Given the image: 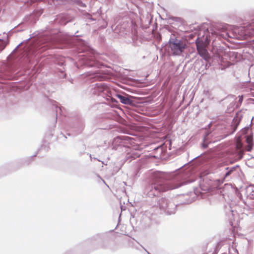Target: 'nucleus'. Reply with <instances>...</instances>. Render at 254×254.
Here are the masks:
<instances>
[{"label":"nucleus","instance_id":"f257e3e1","mask_svg":"<svg viewBox=\"0 0 254 254\" xmlns=\"http://www.w3.org/2000/svg\"><path fill=\"white\" fill-rule=\"evenodd\" d=\"M33 37L34 33L30 35V38L18 44L12 51L14 53L21 49L20 54L29 64H32L35 61L38 62L42 57L41 54L47 49L71 48L77 54H83L78 55V62L75 64L77 68L82 66L100 68L103 65L97 60L94 50L85 41L77 36L60 38L58 35L50 34L41 39L43 45H35L29 42Z\"/></svg>","mask_w":254,"mask_h":254},{"label":"nucleus","instance_id":"f03ea898","mask_svg":"<svg viewBox=\"0 0 254 254\" xmlns=\"http://www.w3.org/2000/svg\"><path fill=\"white\" fill-rule=\"evenodd\" d=\"M188 174H168L161 171L151 174L149 184L146 188L149 197L157 196L160 192L178 188L183 185L194 182L193 177L189 178Z\"/></svg>","mask_w":254,"mask_h":254},{"label":"nucleus","instance_id":"7ed1b4c3","mask_svg":"<svg viewBox=\"0 0 254 254\" xmlns=\"http://www.w3.org/2000/svg\"><path fill=\"white\" fill-rule=\"evenodd\" d=\"M247 112V109H243L238 111L230 126L210 123L204 134L202 147L206 149L211 143L220 141L228 135L233 134L237 129L244 115Z\"/></svg>","mask_w":254,"mask_h":254},{"label":"nucleus","instance_id":"20e7f679","mask_svg":"<svg viewBox=\"0 0 254 254\" xmlns=\"http://www.w3.org/2000/svg\"><path fill=\"white\" fill-rule=\"evenodd\" d=\"M209 172L205 171L199 173V187L194 188L196 195H200L209 192L212 189V180L209 176Z\"/></svg>","mask_w":254,"mask_h":254},{"label":"nucleus","instance_id":"39448f33","mask_svg":"<svg viewBox=\"0 0 254 254\" xmlns=\"http://www.w3.org/2000/svg\"><path fill=\"white\" fill-rule=\"evenodd\" d=\"M214 50V56L218 58L217 61L220 64L224 63L225 60H229L233 62H237L240 59V54L235 51L227 52L224 47H216Z\"/></svg>","mask_w":254,"mask_h":254},{"label":"nucleus","instance_id":"423d86ee","mask_svg":"<svg viewBox=\"0 0 254 254\" xmlns=\"http://www.w3.org/2000/svg\"><path fill=\"white\" fill-rule=\"evenodd\" d=\"M94 85V89L93 91L94 94L105 97L107 101L112 103L114 105L118 103V101L109 95L111 91L107 84L104 82H99Z\"/></svg>","mask_w":254,"mask_h":254},{"label":"nucleus","instance_id":"0eeeda50","mask_svg":"<svg viewBox=\"0 0 254 254\" xmlns=\"http://www.w3.org/2000/svg\"><path fill=\"white\" fill-rule=\"evenodd\" d=\"M167 45L171 49L173 55H180L186 48L183 42L178 38L175 34H171Z\"/></svg>","mask_w":254,"mask_h":254},{"label":"nucleus","instance_id":"6e6552de","mask_svg":"<svg viewBox=\"0 0 254 254\" xmlns=\"http://www.w3.org/2000/svg\"><path fill=\"white\" fill-rule=\"evenodd\" d=\"M42 14V12L41 11H34L29 15H27L24 17L23 23L19 24L17 27H15L11 31H12L13 32H17L24 30V29L27 27L26 23L34 24L37 20H38L39 17Z\"/></svg>","mask_w":254,"mask_h":254},{"label":"nucleus","instance_id":"1a4fd4ad","mask_svg":"<svg viewBox=\"0 0 254 254\" xmlns=\"http://www.w3.org/2000/svg\"><path fill=\"white\" fill-rule=\"evenodd\" d=\"M157 206L162 212L171 215L175 213L177 205L168 198L162 197L158 199Z\"/></svg>","mask_w":254,"mask_h":254},{"label":"nucleus","instance_id":"9d476101","mask_svg":"<svg viewBox=\"0 0 254 254\" xmlns=\"http://www.w3.org/2000/svg\"><path fill=\"white\" fill-rule=\"evenodd\" d=\"M134 138L127 135H119L113 139L114 148L117 149L120 146L128 148L129 144L133 143Z\"/></svg>","mask_w":254,"mask_h":254},{"label":"nucleus","instance_id":"9b49d317","mask_svg":"<svg viewBox=\"0 0 254 254\" xmlns=\"http://www.w3.org/2000/svg\"><path fill=\"white\" fill-rule=\"evenodd\" d=\"M240 166L239 165L231 167L227 165L222 166L221 171H222L221 178L223 179V181H220L218 180H217V181H219L220 183H222L224 180L229 178L233 173L237 172Z\"/></svg>","mask_w":254,"mask_h":254},{"label":"nucleus","instance_id":"f8f14e48","mask_svg":"<svg viewBox=\"0 0 254 254\" xmlns=\"http://www.w3.org/2000/svg\"><path fill=\"white\" fill-rule=\"evenodd\" d=\"M83 75L87 78V80L102 81L106 79L107 75L103 71H88L83 74Z\"/></svg>","mask_w":254,"mask_h":254},{"label":"nucleus","instance_id":"ddd939ff","mask_svg":"<svg viewBox=\"0 0 254 254\" xmlns=\"http://www.w3.org/2000/svg\"><path fill=\"white\" fill-rule=\"evenodd\" d=\"M224 29L225 26L224 25L220 24L213 25L210 27V32L209 34H211L213 36H216L219 38L221 37L225 38L226 36L230 37L228 32L224 31ZM231 37H232V36H231Z\"/></svg>","mask_w":254,"mask_h":254},{"label":"nucleus","instance_id":"4468645a","mask_svg":"<svg viewBox=\"0 0 254 254\" xmlns=\"http://www.w3.org/2000/svg\"><path fill=\"white\" fill-rule=\"evenodd\" d=\"M116 96L121 103L127 105L133 106L134 104V97L124 92L116 94Z\"/></svg>","mask_w":254,"mask_h":254},{"label":"nucleus","instance_id":"2eb2a0df","mask_svg":"<svg viewBox=\"0 0 254 254\" xmlns=\"http://www.w3.org/2000/svg\"><path fill=\"white\" fill-rule=\"evenodd\" d=\"M243 155V150L237 145L234 149L230 151V158L232 160L231 163H233L242 159Z\"/></svg>","mask_w":254,"mask_h":254},{"label":"nucleus","instance_id":"dca6fc26","mask_svg":"<svg viewBox=\"0 0 254 254\" xmlns=\"http://www.w3.org/2000/svg\"><path fill=\"white\" fill-rule=\"evenodd\" d=\"M197 52L198 55L205 61L209 62L211 60V57L208 52L204 46L197 47Z\"/></svg>","mask_w":254,"mask_h":254},{"label":"nucleus","instance_id":"f3484780","mask_svg":"<svg viewBox=\"0 0 254 254\" xmlns=\"http://www.w3.org/2000/svg\"><path fill=\"white\" fill-rule=\"evenodd\" d=\"M241 192L247 198L254 199V185L249 186L244 189H242Z\"/></svg>","mask_w":254,"mask_h":254},{"label":"nucleus","instance_id":"a211bd4d","mask_svg":"<svg viewBox=\"0 0 254 254\" xmlns=\"http://www.w3.org/2000/svg\"><path fill=\"white\" fill-rule=\"evenodd\" d=\"M244 34L246 36L252 37L254 36V20L249 23L243 27Z\"/></svg>","mask_w":254,"mask_h":254},{"label":"nucleus","instance_id":"6ab92c4d","mask_svg":"<svg viewBox=\"0 0 254 254\" xmlns=\"http://www.w3.org/2000/svg\"><path fill=\"white\" fill-rule=\"evenodd\" d=\"M84 124L82 120H78L73 125V129L77 134L81 133L84 128Z\"/></svg>","mask_w":254,"mask_h":254},{"label":"nucleus","instance_id":"aec40b11","mask_svg":"<svg viewBox=\"0 0 254 254\" xmlns=\"http://www.w3.org/2000/svg\"><path fill=\"white\" fill-rule=\"evenodd\" d=\"M140 156V154L136 150H130V151L127 153L126 158L127 160H129V162L131 160L135 159Z\"/></svg>","mask_w":254,"mask_h":254},{"label":"nucleus","instance_id":"412c9836","mask_svg":"<svg viewBox=\"0 0 254 254\" xmlns=\"http://www.w3.org/2000/svg\"><path fill=\"white\" fill-rule=\"evenodd\" d=\"M51 104L52 105V109L54 111L56 112V119H57L58 114L60 113L62 114V107H59L58 105V103L55 101H50ZM57 122V120L55 121V123Z\"/></svg>","mask_w":254,"mask_h":254},{"label":"nucleus","instance_id":"4be33fe9","mask_svg":"<svg viewBox=\"0 0 254 254\" xmlns=\"http://www.w3.org/2000/svg\"><path fill=\"white\" fill-rule=\"evenodd\" d=\"M69 2L80 8H85L87 6L83 0H69Z\"/></svg>","mask_w":254,"mask_h":254},{"label":"nucleus","instance_id":"5701e85b","mask_svg":"<svg viewBox=\"0 0 254 254\" xmlns=\"http://www.w3.org/2000/svg\"><path fill=\"white\" fill-rule=\"evenodd\" d=\"M57 20L62 25H65L67 22L69 21L67 16L63 14L58 15Z\"/></svg>","mask_w":254,"mask_h":254},{"label":"nucleus","instance_id":"b1692460","mask_svg":"<svg viewBox=\"0 0 254 254\" xmlns=\"http://www.w3.org/2000/svg\"><path fill=\"white\" fill-rule=\"evenodd\" d=\"M103 235L97 234L90 239L91 243L94 244L95 242L99 243L101 240H103Z\"/></svg>","mask_w":254,"mask_h":254},{"label":"nucleus","instance_id":"393cba45","mask_svg":"<svg viewBox=\"0 0 254 254\" xmlns=\"http://www.w3.org/2000/svg\"><path fill=\"white\" fill-rule=\"evenodd\" d=\"M55 62L56 64L63 67L64 65L65 60L63 57H57L55 59Z\"/></svg>","mask_w":254,"mask_h":254},{"label":"nucleus","instance_id":"a878e982","mask_svg":"<svg viewBox=\"0 0 254 254\" xmlns=\"http://www.w3.org/2000/svg\"><path fill=\"white\" fill-rule=\"evenodd\" d=\"M229 254H239L238 251L236 249V246L235 243L233 242V245L229 248Z\"/></svg>","mask_w":254,"mask_h":254},{"label":"nucleus","instance_id":"bb28decb","mask_svg":"<svg viewBox=\"0 0 254 254\" xmlns=\"http://www.w3.org/2000/svg\"><path fill=\"white\" fill-rule=\"evenodd\" d=\"M101 247L103 248H104V249L108 248V247L104 246V245H102L101 246ZM109 249H110L112 251H116L118 249V246H117V244L115 243H114L113 244V246H111V245L110 246V247H109Z\"/></svg>","mask_w":254,"mask_h":254},{"label":"nucleus","instance_id":"cd10ccee","mask_svg":"<svg viewBox=\"0 0 254 254\" xmlns=\"http://www.w3.org/2000/svg\"><path fill=\"white\" fill-rule=\"evenodd\" d=\"M169 20H172L173 21H174L180 23H182L183 22L182 19L179 17L171 16L169 17Z\"/></svg>","mask_w":254,"mask_h":254},{"label":"nucleus","instance_id":"c85d7f7f","mask_svg":"<svg viewBox=\"0 0 254 254\" xmlns=\"http://www.w3.org/2000/svg\"><path fill=\"white\" fill-rule=\"evenodd\" d=\"M6 44L4 41L0 39V52H1L5 47Z\"/></svg>","mask_w":254,"mask_h":254},{"label":"nucleus","instance_id":"c756f323","mask_svg":"<svg viewBox=\"0 0 254 254\" xmlns=\"http://www.w3.org/2000/svg\"><path fill=\"white\" fill-rule=\"evenodd\" d=\"M59 72L61 73V74H60V76L61 77V78H66V73H65L64 72V70L63 69H60L59 70Z\"/></svg>","mask_w":254,"mask_h":254},{"label":"nucleus","instance_id":"7c9ffc66","mask_svg":"<svg viewBox=\"0 0 254 254\" xmlns=\"http://www.w3.org/2000/svg\"><path fill=\"white\" fill-rule=\"evenodd\" d=\"M242 133L249 134L251 133V130L249 127H245L243 129Z\"/></svg>","mask_w":254,"mask_h":254},{"label":"nucleus","instance_id":"2f4dec72","mask_svg":"<svg viewBox=\"0 0 254 254\" xmlns=\"http://www.w3.org/2000/svg\"><path fill=\"white\" fill-rule=\"evenodd\" d=\"M131 37L133 44L134 45L135 41L137 40V35L135 33H131Z\"/></svg>","mask_w":254,"mask_h":254},{"label":"nucleus","instance_id":"473e14b6","mask_svg":"<svg viewBox=\"0 0 254 254\" xmlns=\"http://www.w3.org/2000/svg\"><path fill=\"white\" fill-rule=\"evenodd\" d=\"M85 16L87 19H90L91 21H94L95 19L92 18V15L89 13L85 12Z\"/></svg>","mask_w":254,"mask_h":254},{"label":"nucleus","instance_id":"72a5a7b5","mask_svg":"<svg viewBox=\"0 0 254 254\" xmlns=\"http://www.w3.org/2000/svg\"><path fill=\"white\" fill-rule=\"evenodd\" d=\"M243 193L242 192H238L237 193V196L239 198V199H240L242 201H243V202L246 204L247 205V203L243 199Z\"/></svg>","mask_w":254,"mask_h":254},{"label":"nucleus","instance_id":"f704fd0d","mask_svg":"<svg viewBox=\"0 0 254 254\" xmlns=\"http://www.w3.org/2000/svg\"><path fill=\"white\" fill-rule=\"evenodd\" d=\"M238 97H239V99L238 101L237 107H238L239 105H241V104L242 103L243 101V96L242 95H241V96L239 95Z\"/></svg>","mask_w":254,"mask_h":254},{"label":"nucleus","instance_id":"c9c22d12","mask_svg":"<svg viewBox=\"0 0 254 254\" xmlns=\"http://www.w3.org/2000/svg\"><path fill=\"white\" fill-rule=\"evenodd\" d=\"M45 149V150H47V147H46V145H41V148L38 150L37 153L36 154L34 155L33 156H31V157H30V159H31V158H33V157H34L36 156V155H37V153H38V152L39 151V150H40L41 149Z\"/></svg>","mask_w":254,"mask_h":254},{"label":"nucleus","instance_id":"e433bc0d","mask_svg":"<svg viewBox=\"0 0 254 254\" xmlns=\"http://www.w3.org/2000/svg\"><path fill=\"white\" fill-rule=\"evenodd\" d=\"M248 144H249V146H248V148L247 149V150L248 151H251L253 149V144L252 142H251V141L249 140Z\"/></svg>","mask_w":254,"mask_h":254},{"label":"nucleus","instance_id":"4c0bfd02","mask_svg":"<svg viewBox=\"0 0 254 254\" xmlns=\"http://www.w3.org/2000/svg\"><path fill=\"white\" fill-rule=\"evenodd\" d=\"M154 150H155V151L159 150V151H160V153H163V147H161V146H158L157 147H155L154 149Z\"/></svg>","mask_w":254,"mask_h":254},{"label":"nucleus","instance_id":"58836bf2","mask_svg":"<svg viewBox=\"0 0 254 254\" xmlns=\"http://www.w3.org/2000/svg\"><path fill=\"white\" fill-rule=\"evenodd\" d=\"M135 217L131 215V217L130 218V223H131V225L133 224V223L135 221Z\"/></svg>","mask_w":254,"mask_h":254},{"label":"nucleus","instance_id":"ea45409f","mask_svg":"<svg viewBox=\"0 0 254 254\" xmlns=\"http://www.w3.org/2000/svg\"><path fill=\"white\" fill-rule=\"evenodd\" d=\"M221 247V243H218L217 244V246L216 247V249L215 250V251H216L217 249H219Z\"/></svg>","mask_w":254,"mask_h":254},{"label":"nucleus","instance_id":"a19ab883","mask_svg":"<svg viewBox=\"0 0 254 254\" xmlns=\"http://www.w3.org/2000/svg\"><path fill=\"white\" fill-rule=\"evenodd\" d=\"M207 62V63L205 64L206 68H207V67H209L211 65V64L210 63V61H209V62Z\"/></svg>","mask_w":254,"mask_h":254},{"label":"nucleus","instance_id":"79ce46f5","mask_svg":"<svg viewBox=\"0 0 254 254\" xmlns=\"http://www.w3.org/2000/svg\"><path fill=\"white\" fill-rule=\"evenodd\" d=\"M89 156H90V160H91V161H92V159H94V160H97L98 161H101L100 160L98 159L97 158H95V157L93 158V156H92V155L91 154H90Z\"/></svg>","mask_w":254,"mask_h":254},{"label":"nucleus","instance_id":"37998d69","mask_svg":"<svg viewBox=\"0 0 254 254\" xmlns=\"http://www.w3.org/2000/svg\"><path fill=\"white\" fill-rule=\"evenodd\" d=\"M69 82H70L71 83L73 84V79L72 78H69L67 80Z\"/></svg>","mask_w":254,"mask_h":254},{"label":"nucleus","instance_id":"c03bdc74","mask_svg":"<svg viewBox=\"0 0 254 254\" xmlns=\"http://www.w3.org/2000/svg\"><path fill=\"white\" fill-rule=\"evenodd\" d=\"M37 72H40V70L39 69H38V70H37Z\"/></svg>","mask_w":254,"mask_h":254},{"label":"nucleus","instance_id":"a18cd8bd","mask_svg":"<svg viewBox=\"0 0 254 254\" xmlns=\"http://www.w3.org/2000/svg\"><path fill=\"white\" fill-rule=\"evenodd\" d=\"M102 181H103L105 184H106V183H105V181H104V180L102 179Z\"/></svg>","mask_w":254,"mask_h":254},{"label":"nucleus","instance_id":"49530a36","mask_svg":"<svg viewBox=\"0 0 254 254\" xmlns=\"http://www.w3.org/2000/svg\"><path fill=\"white\" fill-rule=\"evenodd\" d=\"M252 101L253 102V103L254 104V99H252Z\"/></svg>","mask_w":254,"mask_h":254},{"label":"nucleus","instance_id":"de8ad7c7","mask_svg":"<svg viewBox=\"0 0 254 254\" xmlns=\"http://www.w3.org/2000/svg\"><path fill=\"white\" fill-rule=\"evenodd\" d=\"M145 251L147 252V254H150V253H149L148 252H147L146 250H145Z\"/></svg>","mask_w":254,"mask_h":254},{"label":"nucleus","instance_id":"09e8293b","mask_svg":"<svg viewBox=\"0 0 254 254\" xmlns=\"http://www.w3.org/2000/svg\"><path fill=\"white\" fill-rule=\"evenodd\" d=\"M252 158H254V157H252Z\"/></svg>","mask_w":254,"mask_h":254}]
</instances>
